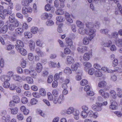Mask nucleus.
<instances>
[{
  "label": "nucleus",
  "instance_id": "1",
  "mask_svg": "<svg viewBox=\"0 0 122 122\" xmlns=\"http://www.w3.org/2000/svg\"><path fill=\"white\" fill-rule=\"evenodd\" d=\"M93 30H90V34L88 37H84L83 39V43L84 44L86 45H88L89 43V41H91L95 36L96 34L94 32L95 31Z\"/></svg>",
  "mask_w": 122,
  "mask_h": 122
},
{
  "label": "nucleus",
  "instance_id": "2",
  "mask_svg": "<svg viewBox=\"0 0 122 122\" xmlns=\"http://www.w3.org/2000/svg\"><path fill=\"white\" fill-rule=\"evenodd\" d=\"M4 8L2 6L0 5V18L2 19H5L6 14L10 15L12 13L11 10H9L5 9L3 10Z\"/></svg>",
  "mask_w": 122,
  "mask_h": 122
},
{
  "label": "nucleus",
  "instance_id": "3",
  "mask_svg": "<svg viewBox=\"0 0 122 122\" xmlns=\"http://www.w3.org/2000/svg\"><path fill=\"white\" fill-rule=\"evenodd\" d=\"M96 105L94 104L92 106V108L95 111H101L102 108L101 107L102 105V104L98 102H96Z\"/></svg>",
  "mask_w": 122,
  "mask_h": 122
},
{
  "label": "nucleus",
  "instance_id": "4",
  "mask_svg": "<svg viewBox=\"0 0 122 122\" xmlns=\"http://www.w3.org/2000/svg\"><path fill=\"white\" fill-rule=\"evenodd\" d=\"M32 9L30 7L28 8H27L25 7H23L22 12L24 15H25L28 13H30L32 12Z\"/></svg>",
  "mask_w": 122,
  "mask_h": 122
},
{
  "label": "nucleus",
  "instance_id": "5",
  "mask_svg": "<svg viewBox=\"0 0 122 122\" xmlns=\"http://www.w3.org/2000/svg\"><path fill=\"white\" fill-rule=\"evenodd\" d=\"M16 49L18 52H19L23 56H25L27 54V52L26 50L22 47L19 48V46H16Z\"/></svg>",
  "mask_w": 122,
  "mask_h": 122
},
{
  "label": "nucleus",
  "instance_id": "6",
  "mask_svg": "<svg viewBox=\"0 0 122 122\" xmlns=\"http://www.w3.org/2000/svg\"><path fill=\"white\" fill-rule=\"evenodd\" d=\"M86 27L89 29V30L88 31L89 34H90V30H95L94 33L95 34L96 30L93 28L94 26L93 23L92 22H87L86 23Z\"/></svg>",
  "mask_w": 122,
  "mask_h": 122
},
{
  "label": "nucleus",
  "instance_id": "7",
  "mask_svg": "<svg viewBox=\"0 0 122 122\" xmlns=\"http://www.w3.org/2000/svg\"><path fill=\"white\" fill-rule=\"evenodd\" d=\"M78 32L81 35H84L86 34V35L89 34L87 30L85 29L84 28H79L78 30Z\"/></svg>",
  "mask_w": 122,
  "mask_h": 122
},
{
  "label": "nucleus",
  "instance_id": "8",
  "mask_svg": "<svg viewBox=\"0 0 122 122\" xmlns=\"http://www.w3.org/2000/svg\"><path fill=\"white\" fill-rule=\"evenodd\" d=\"M52 16V15L50 14H49L47 13H44L42 14L41 17L42 20H44L47 18L48 19H50Z\"/></svg>",
  "mask_w": 122,
  "mask_h": 122
},
{
  "label": "nucleus",
  "instance_id": "9",
  "mask_svg": "<svg viewBox=\"0 0 122 122\" xmlns=\"http://www.w3.org/2000/svg\"><path fill=\"white\" fill-rule=\"evenodd\" d=\"M43 67L41 64L39 63H38L36 66L35 70L38 73L40 72L42 70Z\"/></svg>",
  "mask_w": 122,
  "mask_h": 122
},
{
  "label": "nucleus",
  "instance_id": "10",
  "mask_svg": "<svg viewBox=\"0 0 122 122\" xmlns=\"http://www.w3.org/2000/svg\"><path fill=\"white\" fill-rule=\"evenodd\" d=\"M29 46L30 50L32 51H34L35 47L34 42L32 40H30L29 42Z\"/></svg>",
  "mask_w": 122,
  "mask_h": 122
},
{
  "label": "nucleus",
  "instance_id": "11",
  "mask_svg": "<svg viewBox=\"0 0 122 122\" xmlns=\"http://www.w3.org/2000/svg\"><path fill=\"white\" fill-rule=\"evenodd\" d=\"M98 113L97 112L94 113L92 111H89L87 113V116L90 117H93L94 118H96L97 117Z\"/></svg>",
  "mask_w": 122,
  "mask_h": 122
},
{
  "label": "nucleus",
  "instance_id": "12",
  "mask_svg": "<svg viewBox=\"0 0 122 122\" xmlns=\"http://www.w3.org/2000/svg\"><path fill=\"white\" fill-rule=\"evenodd\" d=\"M101 45L103 46L107 47H109L112 44V42L110 40L105 42H103L101 43Z\"/></svg>",
  "mask_w": 122,
  "mask_h": 122
},
{
  "label": "nucleus",
  "instance_id": "13",
  "mask_svg": "<svg viewBox=\"0 0 122 122\" xmlns=\"http://www.w3.org/2000/svg\"><path fill=\"white\" fill-rule=\"evenodd\" d=\"M10 78L8 75H3L1 77V80L2 81L4 82H8L10 81Z\"/></svg>",
  "mask_w": 122,
  "mask_h": 122
},
{
  "label": "nucleus",
  "instance_id": "14",
  "mask_svg": "<svg viewBox=\"0 0 122 122\" xmlns=\"http://www.w3.org/2000/svg\"><path fill=\"white\" fill-rule=\"evenodd\" d=\"M36 53L40 56H44V55L43 52L40 50V48L38 47L36 48L35 50Z\"/></svg>",
  "mask_w": 122,
  "mask_h": 122
},
{
  "label": "nucleus",
  "instance_id": "15",
  "mask_svg": "<svg viewBox=\"0 0 122 122\" xmlns=\"http://www.w3.org/2000/svg\"><path fill=\"white\" fill-rule=\"evenodd\" d=\"M16 43L17 45H15V47L16 49V47L18 46L19 47V48L23 47L24 46V45L23 42L20 40H17L16 41Z\"/></svg>",
  "mask_w": 122,
  "mask_h": 122
},
{
  "label": "nucleus",
  "instance_id": "16",
  "mask_svg": "<svg viewBox=\"0 0 122 122\" xmlns=\"http://www.w3.org/2000/svg\"><path fill=\"white\" fill-rule=\"evenodd\" d=\"M24 32L23 29L22 28H18L15 30V32L16 34L20 35Z\"/></svg>",
  "mask_w": 122,
  "mask_h": 122
},
{
  "label": "nucleus",
  "instance_id": "17",
  "mask_svg": "<svg viewBox=\"0 0 122 122\" xmlns=\"http://www.w3.org/2000/svg\"><path fill=\"white\" fill-rule=\"evenodd\" d=\"M13 79L16 81L21 82L23 81V79L20 76L18 75H15L13 76Z\"/></svg>",
  "mask_w": 122,
  "mask_h": 122
},
{
  "label": "nucleus",
  "instance_id": "18",
  "mask_svg": "<svg viewBox=\"0 0 122 122\" xmlns=\"http://www.w3.org/2000/svg\"><path fill=\"white\" fill-rule=\"evenodd\" d=\"M79 63H76L72 64L71 66V69L72 71H76L78 67L80 66Z\"/></svg>",
  "mask_w": 122,
  "mask_h": 122
},
{
  "label": "nucleus",
  "instance_id": "19",
  "mask_svg": "<svg viewBox=\"0 0 122 122\" xmlns=\"http://www.w3.org/2000/svg\"><path fill=\"white\" fill-rule=\"evenodd\" d=\"M66 42L67 45L71 47L73 46L72 42V40L69 38H66Z\"/></svg>",
  "mask_w": 122,
  "mask_h": 122
},
{
  "label": "nucleus",
  "instance_id": "20",
  "mask_svg": "<svg viewBox=\"0 0 122 122\" xmlns=\"http://www.w3.org/2000/svg\"><path fill=\"white\" fill-rule=\"evenodd\" d=\"M30 76L34 78H36L37 77V73L34 69L30 70Z\"/></svg>",
  "mask_w": 122,
  "mask_h": 122
},
{
  "label": "nucleus",
  "instance_id": "21",
  "mask_svg": "<svg viewBox=\"0 0 122 122\" xmlns=\"http://www.w3.org/2000/svg\"><path fill=\"white\" fill-rule=\"evenodd\" d=\"M8 29V27L7 25L4 26L2 28H0V34L5 33Z\"/></svg>",
  "mask_w": 122,
  "mask_h": 122
},
{
  "label": "nucleus",
  "instance_id": "22",
  "mask_svg": "<svg viewBox=\"0 0 122 122\" xmlns=\"http://www.w3.org/2000/svg\"><path fill=\"white\" fill-rule=\"evenodd\" d=\"M116 45L118 47H121L122 46V40L121 39H117L115 41Z\"/></svg>",
  "mask_w": 122,
  "mask_h": 122
},
{
  "label": "nucleus",
  "instance_id": "23",
  "mask_svg": "<svg viewBox=\"0 0 122 122\" xmlns=\"http://www.w3.org/2000/svg\"><path fill=\"white\" fill-rule=\"evenodd\" d=\"M91 55V54L90 53V54L88 53H85L83 56V60L85 61L88 60L90 58V56Z\"/></svg>",
  "mask_w": 122,
  "mask_h": 122
},
{
  "label": "nucleus",
  "instance_id": "24",
  "mask_svg": "<svg viewBox=\"0 0 122 122\" xmlns=\"http://www.w3.org/2000/svg\"><path fill=\"white\" fill-rule=\"evenodd\" d=\"M39 93L42 96H45L46 95V91L43 88H41L40 89Z\"/></svg>",
  "mask_w": 122,
  "mask_h": 122
},
{
  "label": "nucleus",
  "instance_id": "25",
  "mask_svg": "<svg viewBox=\"0 0 122 122\" xmlns=\"http://www.w3.org/2000/svg\"><path fill=\"white\" fill-rule=\"evenodd\" d=\"M66 60L68 63L71 64L74 62V60L73 58L70 56H67Z\"/></svg>",
  "mask_w": 122,
  "mask_h": 122
},
{
  "label": "nucleus",
  "instance_id": "26",
  "mask_svg": "<svg viewBox=\"0 0 122 122\" xmlns=\"http://www.w3.org/2000/svg\"><path fill=\"white\" fill-rule=\"evenodd\" d=\"M27 82L29 84H32L33 82V78L30 76H27L25 78Z\"/></svg>",
  "mask_w": 122,
  "mask_h": 122
},
{
  "label": "nucleus",
  "instance_id": "27",
  "mask_svg": "<svg viewBox=\"0 0 122 122\" xmlns=\"http://www.w3.org/2000/svg\"><path fill=\"white\" fill-rule=\"evenodd\" d=\"M64 72L67 74H69L71 73L72 71L70 69L69 67L66 68L64 70Z\"/></svg>",
  "mask_w": 122,
  "mask_h": 122
},
{
  "label": "nucleus",
  "instance_id": "28",
  "mask_svg": "<svg viewBox=\"0 0 122 122\" xmlns=\"http://www.w3.org/2000/svg\"><path fill=\"white\" fill-rule=\"evenodd\" d=\"M13 101L15 103H18L20 101L19 97L17 96H14L13 97Z\"/></svg>",
  "mask_w": 122,
  "mask_h": 122
},
{
  "label": "nucleus",
  "instance_id": "29",
  "mask_svg": "<svg viewBox=\"0 0 122 122\" xmlns=\"http://www.w3.org/2000/svg\"><path fill=\"white\" fill-rule=\"evenodd\" d=\"M10 109L11 113L13 114H16L18 111V108L16 107H15L14 108H11Z\"/></svg>",
  "mask_w": 122,
  "mask_h": 122
},
{
  "label": "nucleus",
  "instance_id": "30",
  "mask_svg": "<svg viewBox=\"0 0 122 122\" xmlns=\"http://www.w3.org/2000/svg\"><path fill=\"white\" fill-rule=\"evenodd\" d=\"M29 3L28 0H22L21 2L22 5L25 6H29Z\"/></svg>",
  "mask_w": 122,
  "mask_h": 122
},
{
  "label": "nucleus",
  "instance_id": "31",
  "mask_svg": "<svg viewBox=\"0 0 122 122\" xmlns=\"http://www.w3.org/2000/svg\"><path fill=\"white\" fill-rule=\"evenodd\" d=\"M76 23L77 26L79 27V28H84V25L81 22L77 20L76 21Z\"/></svg>",
  "mask_w": 122,
  "mask_h": 122
},
{
  "label": "nucleus",
  "instance_id": "32",
  "mask_svg": "<svg viewBox=\"0 0 122 122\" xmlns=\"http://www.w3.org/2000/svg\"><path fill=\"white\" fill-rule=\"evenodd\" d=\"M64 100V98L63 95H60L58 99V103L61 104L62 103Z\"/></svg>",
  "mask_w": 122,
  "mask_h": 122
},
{
  "label": "nucleus",
  "instance_id": "33",
  "mask_svg": "<svg viewBox=\"0 0 122 122\" xmlns=\"http://www.w3.org/2000/svg\"><path fill=\"white\" fill-rule=\"evenodd\" d=\"M25 37L27 38H31L32 36V35L31 33L27 32H26L24 33Z\"/></svg>",
  "mask_w": 122,
  "mask_h": 122
},
{
  "label": "nucleus",
  "instance_id": "34",
  "mask_svg": "<svg viewBox=\"0 0 122 122\" xmlns=\"http://www.w3.org/2000/svg\"><path fill=\"white\" fill-rule=\"evenodd\" d=\"M74 111L73 108L70 107L68 108L66 111V113L67 114H70L72 113Z\"/></svg>",
  "mask_w": 122,
  "mask_h": 122
},
{
  "label": "nucleus",
  "instance_id": "35",
  "mask_svg": "<svg viewBox=\"0 0 122 122\" xmlns=\"http://www.w3.org/2000/svg\"><path fill=\"white\" fill-rule=\"evenodd\" d=\"M117 96L120 98L122 97V90L118 88H117Z\"/></svg>",
  "mask_w": 122,
  "mask_h": 122
},
{
  "label": "nucleus",
  "instance_id": "36",
  "mask_svg": "<svg viewBox=\"0 0 122 122\" xmlns=\"http://www.w3.org/2000/svg\"><path fill=\"white\" fill-rule=\"evenodd\" d=\"M55 13L56 14L59 15H62L64 13L63 10L61 9H59L56 10Z\"/></svg>",
  "mask_w": 122,
  "mask_h": 122
},
{
  "label": "nucleus",
  "instance_id": "37",
  "mask_svg": "<svg viewBox=\"0 0 122 122\" xmlns=\"http://www.w3.org/2000/svg\"><path fill=\"white\" fill-rule=\"evenodd\" d=\"M56 20L57 21L56 22V23L57 24L58 21L61 22L63 21L64 20V19L61 16H57L56 18Z\"/></svg>",
  "mask_w": 122,
  "mask_h": 122
},
{
  "label": "nucleus",
  "instance_id": "38",
  "mask_svg": "<svg viewBox=\"0 0 122 122\" xmlns=\"http://www.w3.org/2000/svg\"><path fill=\"white\" fill-rule=\"evenodd\" d=\"M100 31V32L103 34L107 35L108 34L109 30L107 29H103L101 30Z\"/></svg>",
  "mask_w": 122,
  "mask_h": 122
},
{
  "label": "nucleus",
  "instance_id": "39",
  "mask_svg": "<svg viewBox=\"0 0 122 122\" xmlns=\"http://www.w3.org/2000/svg\"><path fill=\"white\" fill-rule=\"evenodd\" d=\"M38 30L37 27H33L31 29V31L34 34H36L38 31Z\"/></svg>",
  "mask_w": 122,
  "mask_h": 122
},
{
  "label": "nucleus",
  "instance_id": "40",
  "mask_svg": "<svg viewBox=\"0 0 122 122\" xmlns=\"http://www.w3.org/2000/svg\"><path fill=\"white\" fill-rule=\"evenodd\" d=\"M9 19L10 22L12 23H13L14 20H16L15 19L14 15L13 14H12L10 16Z\"/></svg>",
  "mask_w": 122,
  "mask_h": 122
},
{
  "label": "nucleus",
  "instance_id": "41",
  "mask_svg": "<svg viewBox=\"0 0 122 122\" xmlns=\"http://www.w3.org/2000/svg\"><path fill=\"white\" fill-rule=\"evenodd\" d=\"M106 85V82L104 81L100 82L98 84V87H103L105 86Z\"/></svg>",
  "mask_w": 122,
  "mask_h": 122
},
{
  "label": "nucleus",
  "instance_id": "42",
  "mask_svg": "<svg viewBox=\"0 0 122 122\" xmlns=\"http://www.w3.org/2000/svg\"><path fill=\"white\" fill-rule=\"evenodd\" d=\"M4 60L1 59H0V73H1L2 70L1 68L3 67L4 66Z\"/></svg>",
  "mask_w": 122,
  "mask_h": 122
},
{
  "label": "nucleus",
  "instance_id": "43",
  "mask_svg": "<svg viewBox=\"0 0 122 122\" xmlns=\"http://www.w3.org/2000/svg\"><path fill=\"white\" fill-rule=\"evenodd\" d=\"M52 93L55 97H57L59 96L58 91L56 89H54L53 90Z\"/></svg>",
  "mask_w": 122,
  "mask_h": 122
},
{
  "label": "nucleus",
  "instance_id": "44",
  "mask_svg": "<svg viewBox=\"0 0 122 122\" xmlns=\"http://www.w3.org/2000/svg\"><path fill=\"white\" fill-rule=\"evenodd\" d=\"M17 118L20 120H23L24 118V116L22 114L20 113H18L17 116Z\"/></svg>",
  "mask_w": 122,
  "mask_h": 122
},
{
  "label": "nucleus",
  "instance_id": "45",
  "mask_svg": "<svg viewBox=\"0 0 122 122\" xmlns=\"http://www.w3.org/2000/svg\"><path fill=\"white\" fill-rule=\"evenodd\" d=\"M95 76L97 77H100L102 76V73L99 70L96 71L95 72Z\"/></svg>",
  "mask_w": 122,
  "mask_h": 122
},
{
  "label": "nucleus",
  "instance_id": "46",
  "mask_svg": "<svg viewBox=\"0 0 122 122\" xmlns=\"http://www.w3.org/2000/svg\"><path fill=\"white\" fill-rule=\"evenodd\" d=\"M3 86L5 88H9L10 86V84L8 82H4L3 84Z\"/></svg>",
  "mask_w": 122,
  "mask_h": 122
},
{
  "label": "nucleus",
  "instance_id": "47",
  "mask_svg": "<svg viewBox=\"0 0 122 122\" xmlns=\"http://www.w3.org/2000/svg\"><path fill=\"white\" fill-rule=\"evenodd\" d=\"M38 100L36 99L33 98L31 99L30 103L32 105H34L36 104Z\"/></svg>",
  "mask_w": 122,
  "mask_h": 122
},
{
  "label": "nucleus",
  "instance_id": "48",
  "mask_svg": "<svg viewBox=\"0 0 122 122\" xmlns=\"http://www.w3.org/2000/svg\"><path fill=\"white\" fill-rule=\"evenodd\" d=\"M83 65L86 68H89L91 67V64L89 62H85L83 63Z\"/></svg>",
  "mask_w": 122,
  "mask_h": 122
},
{
  "label": "nucleus",
  "instance_id": "49",
  "mask_svg": "<svg viewBox=\"0 0 122 122\" xmlns=\"http://www.w3.org/2000/svg\"><path fill=\"white\" fill-rule=\"evenodd\" d=\"M81 115L82 118H86L87 116V113L84 111H82L81 112Z\"/></svg>",
  "mask_w": 122,
  "mask_h": 122
},
{
  "label": "nucleus",
  "instance_id": "50",
  "mask_svg": "<svg viewBox=\"0 0 122 122\" xmlns=\"http://www.w3.org/2000/svg\"><path fill=\"white\" fill-rule=\"evenodd\" d=\"M110 93L112 97L115 99L116 97V95L115 92L114 90H111L110 92Z\"/></svg>",
  "mask_w": 122,
  "mask_h": 122
},
{
  "label": "nucleus",
  "instance_id": "51",
  "mask_svg": "<svg viewBox=\"0 0 122 122\" xmlns=\"http://www.w3.org/2000/svg\"><path fill=\"white\" fill-rule=\"evenodd\" d=\"M88 83L87 80L85 79H83L81 81L80 84L82 86H85Z\"/></svg>",
  "mask_w": 122,
  "mask_h": 122
},
{
  "label": "nucleus",
  "instance_id": "52",
  "mask_svg": "<svg viewBox=\"0 0 122 122\" xmlns=\"http://www.w3.org/2000/svg\"><path fill=\"white\" fill-rule=\"evenodd\" d=\"M14 48V46L13 45L9 44L6 46V50L8 51H10Z\"/></svg>",
  "mask_w": 122,
  "mask_h": 122
},
{
  "label": "nucleus",
  "instance_id": "53",
  "mask_svg": "<svg viewBox=\"0 0 122 122\" xmlns=\"http://www.w3.org/2000/svg\"><path fill=\"white\" fill-rule=\"evenodd\" d=\"M22 67L23 68H25L26 65V61L24 60L23 59H22L21 60V64Z\"/></svg>",
  "mask_w": 122,
  "mask_h": 122
},
{
  "label": "nucleus",
  "instance_id": "54",
  "mask_svg": "<svg viewBox=\"0 0 122 122\" xmlns=\"http://www.w3.org/2000/svg\"><path fill=\"white\" fill-rule=\"evenodd\" d=\"M53 80V76L51 75L49 76L47 80L48 83H50Z\"/></svg>",
  "mask_w": 122,
  "mask_h": 122
},
{
  "label": "nucleus",
  "instance_id": "55",
  "mask_svg": "<svg viewBox=\"0 0 122 122\" xmlns=\"http://www.w3.org/2000/svg\"><path fill=\"white\" fill-rule=\"evenodd\" d=\"M46 25L48 26H51L54 24V22L51 20L47 21L46 22Z\"/></svg>",
  "mask_w": 122,
  "mask_h": 122
},
{
  "label": "nucleus",
  "instance_id": "56",
  "mask_svg": "<svg viewBox=\"0 0 122 122\" xmlns=\"http://www.w3.org/2000/svg\"><path fill=\"white\" fill-rule=\"evenodd\" d=\"M119 68L118 67L116 68V69L115 70H112L111 69H108L107 72L108 73H111L112 72H116L118 71V69Z\"/></svg>",
  "mask_w": 122,
  "mask_h": 122
},
{
  "label": "nucleus",
  "instance_id": "57",
  "mask_svg": "<svg viewBox=\"0 0 122 122\" xmlns=\"http://www.w3.org/2000/svg\"><path fill=\"white\" fill-rule=\"evenodd\" d=\"M95 72V69L92 68L90 69L88 71V74L90 75H93Z\"/></svg>",
  "mask_w": 122,
  "mask_h": 122
},
{
  "label": "nucleus",
  "instance_id": "58",
  "mask_svg": "<svg viewBox=\"0 0 122 122\" xmlns=\"http://www.w3.org/2000/svg\"><path fill=\"white\" fill-rule=\"evenodd\" d=\"M28 58L29 60L30 61H32L34 59L33 54L31 53H29L28 55Z\"/></svg>",
  "mask_w": 122,
  "mask_h": 122
},
{
  "label": "nucleus",
  "instance_id": "59",
  "mask_svg": "<svg viewBox=\"0 0 122 122\" xmlns=\"http://www.w3.org/2000/svg\"><path fill=\"white\" fill-rule=\"evenodd\" d=\"M15 27L14 26L13 24H10L9 26V29L11 31L14 30L15 29Z\"/></svg>",
  "mask_w": 122,
  "mask_h": 122
},
{
  "label": "nucleus",
  "instance_id": "60",
  "mask_svg": "<svg viewBox=\"0 0 122 122\" xmlns=\"http://www.w3.org/2000/svg\"><path fill=\"white\" fill-rule=\"evenodd\" d=\"M22 102L24 104L26 103L28 101V99L25 97H23L21 99Z\"/></svg>",
  "mask_w": 122,
  "mask_h": 122
},
{
  "label": "nucleus",
  "instance_id": "61",
  "mask_svg": "<svg viewBox=\"0 0 122 122\" xmlns=\"http://www.w3.org/2000/svg\"><path fill=\"white\" fill-rule=\"evenodd\" d=\"M43 43L39 40H37L36 42V44L37 46L40 47H42V46Z\"/></svg>",
  "mask_w": 122,
  "mask_h": 122
},
{
  "label": "nucleus",
  "instance_id": "62",
  "mask_svg": "<svg viewBox=\"0 0 122 122\" xmlns=\"http://www.w3.org/2000/svg\"><path fill=\"white\" fill-rule=\"evenodd\" d=\"M21 7L20 4L18 3L16 4L15 7V9L18 11H19L21 9Z\"/></svg>",
  "mask_w": 122,
  "mask_h": 122
},
{
  "label": "nucleus",
  "instance_id": "63",
  "mask_svg": "<svg viewBox=\"0 0 122 122\" xmlns=\"http://www.w3.org/2000/svg\"><path fill=\"white\" fill-rule=\"evenodd\" d=\"M45 10H46L47 11H49L51 10V6L49 4H47L45 5Z\"/></svg>",
  "mask_w": 122,
  "mask_h": 122
},
{
  "label": "nucleus",
  "instance_id": "64",
  "mask_svg": "<svg viewBox=\"0 0 122 122\" xmlns=\"http://www.w3.org/2000/svg\"><path fill=\"white\" fill-rule=\"evenodd\" d=\"M17 87V86L15 84H11L10 87V89L11 90H14L15 88Z\"/></svg>",
  "mask_w": 122,
  "mask_h": 122
}]
</instances>
